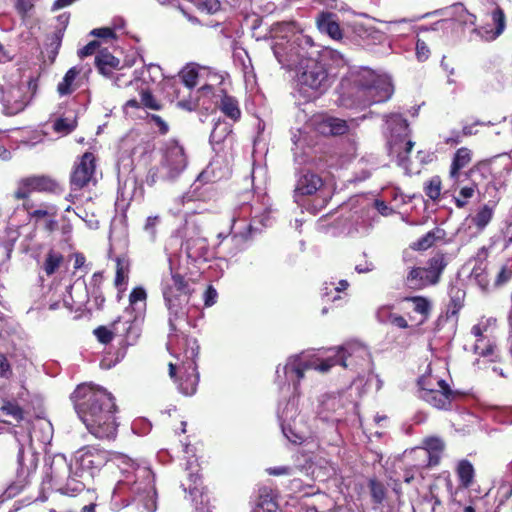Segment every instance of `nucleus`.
Wrapping results in <instances>:
<instances>
[{"mask_svg":"<svg viewBox=\"0 0 512 512\" xmlns=\"http://www.w3.org/2000/svg\"><path fill=\"white\" fill-rule=\"evenodd\" d=\"M74 409L88 432L100 440L113 441L117 437L119 409L114 395L92 383L79 384L71 394Z\"/></svg>","mask_w":512,"mask_h":512,"instance_id":"f257e3e1","label":"nucleus"},{"mask_svg":"<svg viewBox=\"0 0 512 512\" xmlns=\"http://www.w3.org/2000/svg\"><path fill=\"white\" fill-rule=\"evenodd\" d=\"M63 187L59 181L48 174H31L21 177L16 181L12 198L15 201H22V208L30 219L38 221L45 217H55L57 208L55 205L42 202L36 208V203L31 198L32 193L60 194Z\"/></svg>","mask_w":512,"mask_h":512,"instance_id":"f03ea898","label":"nucleus"},{"mask_svg":"<svg viewBox=\"0 0 512 512\" xmlns=\"http://www.w3.org/2000/svg\"><path fill=\"white\" fill-rule=\"evenodd\" d=\"M171 277L165 281L163 287V297L169 310L170 331L177 333L181 331L178 321H185L187 312L186 305L194 292L192 283L186 279L180 272L170 267Z\"/></svg>","mask_w":512,"mask_h":512,"instance_id":"7ed1b4c3","label":"nucleus"},{"mask_svg":"<svg viewBox=\"0 0 512 512\" xmlns=\"http://www.w3.org/2000/svg\"><path fill=\"white\" fill-rule=\"evenodd\" d=\"M120 463H127V459L120 454H111L106 450L94 447H84L75 456V475L84 478H94L102 469L113 473L120 468Z\"/></svg>","mask_w":512,"mask_h":512,"instance_id":"20e7f679","label":"nucleus"},{"mask_svg":"<svg viewBox=\"0 0 512 512\" xmlns=\"http://www.w3.org/2000/svg\"><path fill=\"white\" fill-rule=\"evenodd\" d=\"M448 264V254L438 250L428 258L425 266L409 267L404 277V284L414 291L436 286L440 283Z\"/></svg>","mask_w":512,"mask_h":512,"instance_id":"39448f33","label":"nucleus"},{"mask_svg":"<svg viewBox=\"0 0 512 512\" xmlns=\"http://www.w3.org/2000/svg\"><path fill=\"white\" fill-rule=\"evenodd\" d=\"M298 75L299 92L308 99L322 95L331 85L326 65L314 58L306 59Z\"/></svg>","mask_w":512,"mask_h":512,"instance_id":"423d86ee","label":"nucleus"},{"mask_svg":"<svg viewBox=\"0 0 512 512\" xmlns=\"http://www.w3.org/2000/svg\"><path fill=\"white\" fill-rule=\"evenodd\" d=\"M417 383L419 398L436 409H450L452 401L459 396L444 379L433 374L422 375Z\"/></svg>","mask_w":512,"mask_h":512,"instance_id":"0eeeda50","label":"nucleus"},{"mask_svg":"<svg viewBox=\"0 0 512 512\" xmlns=\"http://www.w3.org/2000/svg\"><path fill=\"white\" fill-rule=\"evenodd\" d=\"M160 165L165 170L163 180L173 181L186 169L188 156L185 148L179 141L168 140L161 150Z\"/></svg>","mask_w":512,"mask_h":512,"instance_id":"6e6552de","label":"nucleus"},{"mask_svg":"<svg viewBox=\"0 0 512 512\" xmlns=\"http://www.w3.org/2000/svg\"><path fill=\"white\" fill-rule=\"evenodd\" d=\"M446 445L438 436H428L422 440L421 447L414 449L411 454L415 460L413 467L419 471L435 467L440 464Z\"/></svg>","mask_w":512,"mask_h":512,"instance_id":"1a4fd4ad","label":"nucleus"},{"mask_svg":"<svg viewBox=\"0 0 512 512\" xmlns=\"http://www.w3.org/2000/svg\"><path fill=\"white\" fill-rule=\"evenodd\" d=\"M391 137L388 141L390 152L396 154L398 164L407 167L409 154L411 153L415 143L410 139L409 123L406 119L399 118L395 121L394 127L391 128Z\"/></svg>","mask_w":512,"mask_h":512,"instance_id":"9d476101","label":"nucleus"},{"mask_svg":"<svg viewBox=\"0 0 512 512\" xmlns=\"http://www.w3.org/2000/svg\"><path fill=\"white\" fill-rule=\"evenodd\" d=\"M96 157L92 152H85L74 163L70 173L69 183L71 191H80L95 180Z\"/></svg>","mask_w":512,"mask_h":512,"instance_id":"9b49d317","label":"nucleus"},{"mask_svg":"<svg viewBox=\"0 0 512 512\" xmlns=\"http://www.w3.org/2000/svg\"><path fill=\"white\" fill-rule=\"evenodd\" d=\"M492 159L478 161L466 173L465 176L470 180L469 186H464L459 190V196L455 197L454 202L457 208H463L468 200L474 197L479 183L488 179L491 175Z\"/></svg>","mask_w":512,"mask_h":512,"instance_id":"f8f14e48","label":"nucleus"},{"mask_svg":"<svg viewBox=\"0 0 512 512\" xmlns=\"http://www.w3.org/2000/svg\"><path fill=\"white\" fill-rule=\"evenodd\" d=\"M273 52L282 67L289 71L300 69L306 62V59L311 58L307 56V52L295 41L277 42L273 46Z\"/></svg>","mask_w":512,"mask_h":512,"instance_id":"ddd939ff","label":"nucleus"},{"mask_svg":"<svg viewBox=\"0 0 512 512\" xmlns=\"http://www.w3.org/2000/svg\"><path fill=\"white\" fill-rule=\"evenodd\" d=\"M198 382L199 374L195 361L189 360L187 363H183L179 378L175 382L179 391L185 396H191L196 393Z\"/></svg>","mask_w":512,"mask_h":512,"instance_id":"4468645a","label":"nucleus"},{"mask_svg":"<svg viewBox=\"0 0 512 512\" xmlns=\"http://www.w3.org/2000/svg\"><path fill=\"white\" fill-rule=\"evenodd\" d=\"M114 338H120L122 347L134 345L140 337V329L135 320L122 321L120 317L111 323Z\"/></svg>","mask_w":512,"mask_h":512,"instance_id":"2eb2a0df","label":"nucleus"},{"mask_svg":"<svg viewBox=\"0 0 512 512\" xmlns=\"http://www.w3.org/2000/svg\"><path fill=\"white\" fill-rule=\"evenodd\" d=\"M393 93L392 85L381 77L368 89L356 106H370L387 101Z\"/></svg>","mask_w":512,"mask_h":512,"instance_id":"dca6fc26","label":"nucleus"},{"mask_svg":"<svg viewBox=\"0 0 512 512\" xmlns=\"http://www.w3.org/2000/svg\"><path fill=\"white\" fill-rule=\"evenodd\" d=\"M379 77L380 76H378L374 71L368 68H363L354 74L352 76V83L355 89V98L352 100L350 105H357L358 101L365 96L368 89L375 84ZM346 105L348 106L349 104Z\"/></svg>","mask_w":512,"mask_h":512,"instance_id":"f3484780","label":"nucleus"},{"mask_svg":"<svg viewBox=\"0 0 512 512\" xmlns=\"http://www.w3.org/2000/svg\"><path fill=\"white\" fill-rule=\"evenodd\" d=\"M310 365L311 368L325 373L336 365H340L343 368H353L355 366V362L352 352H349L348 349L344 347H339L334 356L321 360L318 364L312 363Z\"/></svg>","mask_w":512,"mask_h":512,"instance_id":"a211bd4d","label":"nucleus"},{"mask_svg":"<svg viewBox=\"0 0 512 512\" xmlns=\"http://www.w3.org/2000/svg\"><path fill=\"white\" fill-rule=\"evenodd\" d=\"M323 179L311 171L303 172L296 183L295 196H310L323 187Z\"/></svg>","mask_w":512,"mask_h":512,"instance_id":"6ab92c4d","label":"nucleus"},{"mask_svg":"<svg viewBox=\"0 0 512 512\" xmlns=\"http://www.w3.org/2000/svg\"><path fill=\"white\" fill-rule=\"evenodd\" d=\"M492 21L495 25V29H488L486 26L475 28L474 32L478 33L487 41H493L497 39L505 30L506 18L503 9L497 6L491 13Z\"/></svg>","mask_w":512,"mask_h":512,"instance_id":"aec40b11","label":"nucleus"},{"mask_svg":"<svg viewBox=\"0 0 512 512\" xmlns=\"http://www.w3.org/2000/svg\"><path fill=\"white\" fill-rule=\"evenodd\" d=\"M104 274L102 271L94 272L88 284L85 285L87 297L92 299L97 310H102L106 298L103 293Z\"/></svg>","mask_w":512,"mask_h":512,"instance_id":"412c9836","label":"nucleus"},{"mask_svg":"<svg viewBox=\"0 0 512 512\" xmlns=\"http://www.w3.org/2000/svg\"><path fill=\"white\" fill-rule=\"evenodd\" d=\"M132 490L137 493L135 500L141 505L146 512H154L157 509V493L154 486L147 482L140 487L136 482L133 484Z\"/></svg>","mask_w":512,"mask_h":512,"instance_id":"4be33fe9","label":"nucleus"},{"mask_svg":"<svg viewBox=\"0 0 512 512\" xmlns=\"http://www.w3.org/2000/svg\"><path fill=\"white\" fill-rule=\"evenodd\" d=\"M95 66L98 72L108 78H112L115 71H120V60L107 49L98 51L95 57Z\"/></svg>","mask_w":512,"mask_h":512,"instance_id":"5701e85b","label":"nucleus"},{"mask_svg":"<svg viewBox=\"0 0 512 512\" xmlns=\"http://www.w3.org/2000/svg\"><path fill=\"white\" fill-rule=\"evenodd\" d=\"M187 255L194 261H208L212 258L208 241L205 238H194L187 242Z\"/></svg>","mask_w":512,"mask_h":512,"instance_id":"b1692460","label":"nucleus"},{"mask_svg":"<svg viewBox=\"0 0 512 512\" xmlns=\"http://www.w3.org/2000/svg\"><path fill=\"white\" fill-rule=\"evenodd\" d=\"M472 155V151L467 147H461L456 150L449 170V176L451 179L454 181L459 180L460 171L470 164L472 161Z\"/></svg>","mask_w":512,"mask_h":512,"instance_id":"393cba45","label":"nucleus"},{"mask_svg":"<svg viewBox=\"0 0 512 512\" xmlns=\"http://www.w3.org/2000/svg\"><path fill=\"white\" fill-rule=\"evenodd\" d=\"M474 351L481 357H490L492 362H500L501 355L497 352V344L495 337L487 336L475 341Z\"/></svg>","mask_w":512,"mask_h":512,"instance_id":"a878e982","label":"nucleus"},{"mask_svg":"<svg viewBox=\"0 0 512 512\" xmlns=\"http://www.w3.org/2000/svg\"><path fill=\"white\" fill-rule=\"evenodd\" d=\"M445 231L441 228H434L428 231L425 235L410 244V249L413 251H426L433 247L437 241L445 237Z\"/></svg>","mask_w":512,"mask_h":512,"instance_id":"bb28decb","label":"nucleus"},{"mask_svg":"<svg viewBox=\"0 0 512 512\" xmlns=\"http://www.w3.org/2000/svg\"><path fill=\"white\" fill-rule=\"evenodd\" d=\"M81 69L77 67H71L64 75L62 81L57 85V93L60 96L71 95L78 87L77 77L80 75Z\"/></svg>","mask_w":512,"mask_h":512,"instance_id":"cd10ccee","label":"nucleus"},{"mask_svg":"<svg viewBox=\"0 0 512 512\" xmlns=\"http://www.w3.org/2000/svg\"><path fill=\"white\" fill-rule=\"evenodd\" d=\"M333 14L322 12L317 18L318 27L325 31L332 39L339 40L342 38V29L338 22L333 20Z\"/></svg>","mask_w":512,"mask_h":512,"instance_id":"c85d7f7f","label":"nucleus"},{"mask_svg":"<svg viewBox=\"0 0 512 512\" xmlns=\"http://www.w3.org/2000/svg\"><path fill=\"white\" fill-rule=\"evenodd\" d=\"M218 107L220 111L233 122L240 120L242 113L238 100L235 97L228 95L225 91H223V96Z\"/></svg>","mask_w":512,"mask_h":512,"instance_id":"c756f323","label":"nucleus"},{"mask_svg":"<svg viewBox=\"0 0 512 512\" xmlns=\"http://www.w3.org/2000/svg\"><path fill=\"white\" fill-rule=\"evenodd\" d=\"M336 502L326 493H317L307 505V512H334Z\"/></svg>","mask_w":512,"mask_h":512,"instance_id":"7c9ffc66","label":"nucleus"},{"mask_svg":"<svg viewBox=\"0 0 512 512\" xmlns=\"http://www.w3.org/2000/svg\"><path fill=\"white\" fill-rule=\"evenodd\" d=\"M465 291L457 286H452L449 290V303L447 305V317L457 316L464 306Z\"/></svg>","mask_w":512,"mask_h":512,"instance_id":"2f4dec72","label":"nucleus"},{"mask_svg":"<svg viewBox=\"0 0 512 512\" xmlns=\"http://www.w3.org/2000/svg\"><path fill=\"white\" fill-rule=\"evenodd\" d=\"M181 486L185 491L194 497L200 495V493H207L209 490L203 486L202 475L198 472L187 473L186 479L182 482Z\"/></svg>","mask_w":512,"mask_h":512,"instance_id":"473e14b6","label":"nucleus"},{"mask_svg":"<svg viewBox=\"0 0 512 512\" xmlns=\"http://www.w3.org/2000/svg\"><path fill=\"white\" fill-rule=\"evenodd\" d=\"M116 273L114 279V285L118 289L119 293L125 290L124 286L128 282L130 263L125 257L116 258Z\"/></svg>","mask_w":512,"mask_h":512,"instance_id":"72a5a7b5","label":"nucleus"},{"mask_svg":"<svg viewBox=\"0 0 512 512\" xmlns=\"http://www.w3.org/2000/svg\"><path fill=\"white\" fill-rule=\"evenodd\" d=\"M405 301L413 303V311L421 315V319L418 322L419 325L427 321L431 314L432 305L431 302L424 296H409L405 298Z\"/></svg>","mask_w":512,"mask_h":512,"instance_id":"f704fd0d","label":"nucleus"},{"mask_svg":"<svg viewBox=\"0 0 512 512\" xmlns=\"http://www.w3.org/2000/svg\"><path fill=\"white\" fill-rule=\"evenodd\" d=\"M80 476L75 475V470L68 477L65 486L62 488V493L71 497H76L84 493L83 498H86V483L83 480H79Z\"/></svg>","mask_w":512,"mask_h":512,"instance_id":"c9c22d12","label":"nucleus"},{"mask_svg":"<svg viewBox=\"0 0 512 512\" xmlns=\"http://www.w3.org/2000/svg\"><path fill=\"white\" fill-rule=\"evenodd\" d=\"M456 473L461 487L469 488L472 485L475 471L470 461L461 460L457 465Z\"/></svg>","mask_w":512,"mask_h":512,"instance_id":"e433bc0d","label":"nucleus"},{"mask_svg":"<svg viewBox=\"0 0 512 512\" xmlns=\"http://www.w3.org/2000/svg\"><path fill=\"white\" fill-rule=\"evenodd\" d=\"M0 416L11 418L15 422L20 423L24 419V410L14 399L3 400L0 407Z\"/></svg>","mask_w":512,"mask_h":512,"instance_id":"4c0bfd02","label":"nucleus"},{"mask_svg":"<svg viewBox=\"0 0 512 512\" xmlns=\"http://www.w3.org/2000/svg\"><path fill=\"white\" fill-rule=\"evenodd\" d=\"M256 507L266 512H275L277 510L278 504L270 488L263 487L259 489Z\"/></svg>","mask_w":512,"mask_h":512,"instance_id":"58836bf2","label":"nucleus"},{"mask_svg":"<svg viewBox=\"0 0 512 512\" xmlns=\"http://www.w3.org/2000/svg\"><path fill=\"white\" fill-rule=\"evenodd\" d=\"M64 262V256L54 249H50L43 262V270L47 276H52L61 267Z\"/></svg>","mask_w":512,"mask_h":512,"instance_id":"ea45409f","label":"nucleus"},{"mask_svg":"<svg viewBox=\"0 0 512 512\" xmlns=\"http://www.w3.org/2000/svg\"><path fill=\"white\" fill-rule=\"evenodd\" d=\"M494 216V208L488 204L483 205L473 216L472 223L477 230L482 231L491 222Z\"/></svg>","mask_w":512,"mask_h":512,"instance_id":"a19ab883","label":"nucleus"},{"mask_svg":"<svg viewBox=\"0 0 512 512\" xmlns=\"http://www.w3.org/2000/svg\"><path fill=\"white\" fill-rule=\"evenodd\" d=\"M425 195L432 201H437L441 196L442 180L440 176L435 175L424 183Z\"/></svg>","mask_w":512,"mask_h":512,"instance_id":"79ce46f5","label":"nucleus"},{"mask_svg":"<svg viewBox=\"0 0 512 512\" xmlns=\"http://www.w3.org/2000/svg\"><path fill=\"white\" fill-rule=\"evenodd\" d=\"M141 104L143 108L159 111L162 110L163 104L156 99L149 88H143L139 92Z\"/></svg>","mask_w":512,"mask_h":512,"instance_id":"37998d69","label":"nucleus"},{"mask_svg":"<svg viewBox=\"0 0 512 512\" xmlns=\"http://www.w3.org/2000/svg\"><path fill=\"white\" fill-rule=\"evenodd\" d=\"M368 487L373 503L381 504L386 497L387 490L385 485L381 481L373 478L369 480Z\"/></svg>","mask_w":512,"mask_h":512,"instance_id":"c03bdc74","label":"nucleus"},{"mask_svg":"<svg viewBox=\"0 0 512 512\" xmlns=\"http://www.w3.org/2000/svg\"><path fill=\"white\" fill-rule=\"evenodd\" d=\"M194 502V512H213L214 505L211 503L210 492L200 493L192 497Z\"/></svg>","mask_w":512,"mask_h":512,"instance_id":"a18cd8bd","label":"nucleus"},{"mask_svg":"<svg viewBox=\"0 0 512 512\" xmlns=\"http://www.w3.org/2000/svg\"><path fill=\"white\" fill-rule=\"evenodd\" d=\"M77 127L76 119L58 118L53 123V130L63 135L70 134Z\"/></svg>","mask_w":512,"mask_h":512,"instance_id":"49530a36","label":"nucleus"},{"mask_svg":"<svg viewBox=\"0 0 512 512\" xmlns=\"http://www.w3.org/2000/svg\"><path fill=\"white\" fill-rule=\"evenodd\" d=\"M329 124L332 137L345 135L350 130L347 121L338 117L330 116Z\"/></svg>","mask_w":512,"mask_h":512,"instance_id":"de8ad7c7","label":"nucleus"},{"mask_svg":"<svg viewBox=\"0 0 512 512\" xmlns=\"http://www.w3.org/2000/svg\"><path fill=\"white\" fill-rule=\"evenodd\" d=\"M329 117L330 116L314 117L311 121L314 131L322 136L330 137L331 131H330V124H329Z\"/></svg>","mask_w":512,"mask_h":512,"instance_id":"09e8293b","label":"nucleus"},{"mask_svg":"<svg viewBox=\"0 0 512 512\" xmlns=\"http://www.w3.org/2000/svg\"><path fill=\"white\" fill-rule=\"evenodd\" d=\"M198 77L199 73L196 68H188L180 73L181 81L189 93H191L193 88L197 85Z\"/></svg>","mask_w":512,"mask_h":512,"instance_id":"8fccbe9b","label":"nucleus"},{"mask_svg":"<svg viewBox=\"0 0 512 512\" xmlns=\"http://www.w3.org/2000/svg\"><path fill=\"white\" fill-rule=\"evenodd\" d=\"M63 36H64V29H57L51 36V42L49 43L48 47L50 48V50H48L49 52V58L53 61L58 52H59V49L61 47V43H62V39H63Z\"/></svg>","mask_w":512,"mask_h":512,"instance_id":"3c124183","label":"nucleus"},{"mask_svg":"<svg viewBox=\"0 0 512 512\" xmlns=\"http://www.w3.org/2000/svg\"><path fill=\"white\" fill-rule=\"evenodd\" d=\"M93 334L97 338V340L104 345H107L112 342L114 339L112 327L108 328L106 326H98L94 329Z\"/></svg>","mask_w":512,"mask_h":512,"instance_id":"603ef678","label":"nucleus"},{"mask_svg":"<svg viewBox=\"0 0 512 512\" xmlns=\"http://www.w3.org/2000/svg\"><path fill=\"white\" fill-rule=\"evenodd\" d=\"M194 4L198 10L209 14L217 12L221 7L219 0H195Z\"/></svg>","mask_w":512,"mask_h":512,"instance_id":"864d4df0","label":"nucleus"},{"mask_svg":"<svg viewBox=\"0 0 512 512\" xmlns=\"http://www.w3.org/2000/svg\"><path fill=\"white\" fill-rule=\"evenodd\" d=\"M98 495L95 489H88L86 491V498L84 499L81 512H96Z\"/></svg>","mask_w":512,"mask_h":512,"instance_id":"5fc2aeb1","label":"nucleus"},{"mask_svg":"<svg viewBox=\"0 0 512 512\" xmlns=\"http://www.w3.org/2000/svg\"><path fill=\"white\" fill-rule=\"evenodd\" d=\"M512 278V262H509L505 265H503L498 272L496 279H495V285L496 286H502L503 284L507 283Z\"/></svg>","mask_w":512,"mask_h":512,"instance_id":"6e6d98bb","label":"nucleus"},{"mask_svg":"<svg viewBox=\"0 0 512 512\" xmlns=\"http://www.w3.org/2000/svg\"><path fill=\"white\" fill-rule=\"evenodd\" d=\"M34 0H17L15 9L17 13L25 20L29 13L34 9Z\"/></svg>","mask_w":512,"mask_h":512,"instance_id":"4d7b16f0","label":"nucleus"},{"mask_svg":"<svg viewBox=\"0 0 512 512\" xmlns=\"http://www.w3.org/2000/svg\"><path fill=\"white\" fill-rule=\"evenodd\" d=\"M73 257H74V273L77 271V270H82L83 271V275L80 277H84L85 274L88 273V270L90 268V264L87 263V260H86V256L82 253V252H76L73 254Z\"/></svg>","mask_w":512,"mask_h":512,"instance_id":"13d9d810","label":"nucleus"},{"mask_svg":"<svg viewBox=\"0 0 512 512\" xmlns=\"http://www.w3.org/2000/svg\"><path fill=\"white\" fill-rule=\"evenodd\" d=\"M113 82L114 85L118 88H123L128 85L133 84V81L135 79L132 78L131 75H128L126 72H123L122 69L120 71H117L115 76L113 75Z\"/></svg>","mask_w":512,"mask_h":512,"instance_id":"bf43d9fd","label":"nucleus"},{"mask_svg":"<svg viewBox=\"0 0 512 512\" xmlns=\"http://www.w3.org/2000/svg\"><path fill=\"white\" fill-rule=\"evenodd\" d=\"M322 291V297L326 301L336 302L342 300L341 295H337L334 292V282H325Z\"/></svg>","mask_w":512,"mask_h":512,"instance_id":"052dcab7","label":"nucleus"},{"mask_svg":"<svg viewBox=\"0 0 512 512\" xmlns=\"http://www.w3.org/2000/svg\"><path fill=\"white\" fill-rule=\"evenodd\" d=\"M311 368V365L307 362L302 363L299 362L297 364H293L292 366H286L285 369H289L290 372L294 373L297 378V383H299L305 376V371Z\"/></svg>","mask_w":512,"mask_h":512,"instance_id":"680f3d73","label":"nucleus"},{"mask_svg":"<svg viewBox=\"0 0 512 512\" xmlns=\"http://www.w3.org/2000/svg\"><path fill=\"white\" fill-rule=\"evenodd\" d=\"M199 106L198 100L189 95L188 98L179 99L177 107L188 112L195 111Z\"/></svg>","mask_w":512,"mask_h":512,"instance_id":"e2e57ef3","label":"nucleus"},{"mask_svg":"<svg viewBox=\"0 0 512 512\" xmlns=\"http://www.w3.org/2000/svg\"><path fill=\"white\" fill-rule=\"evenodd\" d=\"M252 231L253 227L252 225L249 224L246 226L245 231L233 234L231 239L235 243V245L243 244L251 238Z\"/></svg>","mask_w":512,"mask_h":512,"instance_id":"0e129e2a","label":"nucleus"},{"mask_svg":"<svg viewBox=\"0 0 512 512\" xmlns=\"http://www.w3.org/2000/svg\"><path fill=\"white\" fill-rule=\"evenodd\" d=\"M13 375L11 364L5 354L0 353V377L9 379Z\"/></svg>","mask_w":512,"mask_h":512,"instance_id":"69168bd1","label":"nucleus"},{"mask_svg":"<svg viewBox=\"0 0 512 512\" xmlns=\"http://www.w3.org/2000/svg\"><path fill=\"white\" fill-rule=\"evenodd\" d=\"M100 47V42L97 40L90 41L83 48L78 51V56L80 58H85L93 55Z\"/></svg>","mask_w":512,"mask_h":512,"instance_id":"338daca9","label":"nucleus"},{"mask_svg":"<svg viewBox=\"0 0 512 512\" xmlns=\"http://www.w3.org/2000/svg\"><path fill=\"white\" fill-rule=\"evenodd\" d=\"M147 298V293L142 287H135L132 289L129 295L130 305H134L139 301H145Z\"/></svg>","mask_w":512,"mask_h":512,"instance_id":"774afa93","label":"nucleus"}]
</instances>
